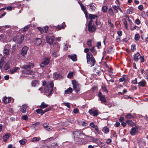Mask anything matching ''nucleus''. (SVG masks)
<instances>
[{"mask_svg":"<svg viewBox=\"0 0 148 148\" xmlns=\"http://www.w3.org/2000/svg\"><path fill=\"white\" fill-rule=\"evenodd\" d=\"M42 85L45 86L44 91L46 93L49 92L48 96H50L52 94V92L53 91V83L52 81L46 82L44 81L42 82Z\"/></svg>","mask_w":148,"mask_h":148,"instance_id":"nucleus-1","label":"nucleus"},{"mask_svg":"<svg viewBox=\"0 0 148 148\" xmlns=\"http://www.w3.org/2000/svg\"><path fill=\"white\" fill-rule=\"evenodd\" d=\"M19 143L22 145H24L26 143L27 140L25 139H22L19 141Z\"/></svg>","mask_w":148,"mask_h":148,"instance_id":"nucleus-38","label":"nucleus"},{"mask_svg":"<svg viewBox=\"0 0 148 148\" xmlns=\"http://www.w3.org/2000/svg\"><path fill=\"white\" fill-rule=\"evenodd\" d=\"M73 75V73L72 72H69L68 75V77L69 78L71 77Z\"/></svg>","mask_w":148,"mask_h":148,"instance_id":"nucleus-55","label":"nucleus"},{"mask_svg":"<svg viewBox=\"0 0 148 148\" xmlns=\"http://www.w3.org/2000/svg\"><path fill=\"white\" fill-rule=\"evenodd\" d=\"M41 43V40L39 38H37L36 39L35 42V45L38 46L40 45Z\"/></svg>","mask_w":148,"mask_h":148,"instance_id":"nucleus-24","label":"nucleus"},{"mask_svg":"<svg viewBox=\"0 0 148 148\" xmlns=\"http://www.w3.org/2000/svg\"><path fill=\"white\" fill-rule=\"evenodd\" d=\"M10 68V65L8 64H6L3 67V68L5 70H7Z\"/></svg>","mask_w":148,"mask_h":148,"instance_id":"nucleus-46","label":"nucleus"},{"mask_svg":"<svg viewBox=\"0 0 148 148\" xmlns=\"http://www.w3.org/2000/svg\"><path fill=\"white\" fill-rule=\"evenodd\" d=\"M131 30H134L135 29L138 30L139 29V27L136 25L134 26L133 27H132L130 28Z\"/></svg>","mask_w":148,"mask_h":148,"instance_id":"nucleus-47","label":"nucleus"},{"mask_svg":"<svg viewBox=\"0 0 148 148\" xmlns=\"http://www.w3.org/2000/svg\"><path fill=\"white\" fill-rule=\"evenodd\" d=\"M28 50V47L26 46H24L23 47L21 51V54L23 56H25V55L27 54V51Z\"/></svg>","mask_w":148,"mask_h":148,"instance_id":"nucleus-8","label":"nucleus"},{"mask_svg":"<svg viewBox=\"0 0 148 148\" xmlns=\"http://www.w3.org/2000/svg\"><path fill=\"white\" fill-rule=\"evenodd\" d=\"M87 6L92 11H94L95 10L96 8L93 4H90L87 5Z\"/></svg>","mask_w":148,"mask_h":148,"instance_id":"nucleus-28","label":"nucleus"},{"mask_svg":"<svg viewBox=\"0 0 148 148\" xmlns=\"http://www.w3.org/2000/svg\"><path fill=\"white\" fill-rule=\"evenodd\" d=\"M49 62V58H46L40 64V66L41 67H44L45 66L47 65L48 64Z\"/></svg>","mask_w":148,"mask_h":148,"instance_id":"nucleus-10","label":"nucleus"},{"mask_svg":"<svg viewBox=\"0 0 148 148\" xmlns=\"http://www.w3.org/2000/svg\"><path fill=\"white\" fill-rule=\"evenodd\" d=\"M132 83L134 84H137V79L135 78L132 81Z\"/></svg>","mask_w":148,"mask_h":148,"instance_id":"nucleus-53","label":"nucleus"},{"mask_svg":"<svg viewBox=\"0 0 148 148\" xmlns=\"http://www.w3.org/2000/svg\"><path fill=\"white\" fill-rule=\"evenodd\" d=\"M47 131H49L52 130V127L48 125L47 127L44 128Z\"/></svg>","mask_w":148,"mask_h":148,"instance_id":"nucleus-48","label":"nucleus"},{"mask_svg":"<svg viewBox=\"0 0 148 148\" xmlns=\"http://www.w3.org/2000/svg\"><path fill=\"white\" fill-rule=\"evenodd\" d=\"M112 8L114 9L115 11V12L118 13V12L119 9V6L116 5H112Z\"/></svg>","mask_w":148,"mask_h":148,"instance_id":"nucleus-39","label":"nucleus"},{"mask_svg":"<svg viewBox=\"0 0 148 148\" xmlns=\"http://www.w3.org/2000/svg\"><path fill=\"white\" fill-rule=\"evenodd\" d=\"M108 23L110 25L111 27H114L113 24L111 23V20L110 19L108 20Z\"/></svg>","mask_w":148,"mask_h":148,"instance_id":"nucleus-59","label":"nucleus"},{"mask_svg":"<svg viewBox=\"0 0 148 148\" xmlns=\"http://www.w3.org/2000/svg\"><path fill=\"white\" fill-rule=\"evenodd\" d=\"M11 98H7L5 97H4L3 99V101L5 104H7L9 102H10Z\"/></svg>","mask_w":148,"mask_h":148,"instance_id":"nucleus-18","label":"nucleus"},{"mask_svg":"<svg viewBox=\"0 0 148 148\" xmlns=\"http://www.w3.org/2000/svg\"><path fill=\"white\" fill-rule=\"evenodd\" d=\"M63 104L65 106H66L68 108H70V103H63Z\"/></svg>","mask_w":148,"mask_h":148,"instance_id":"nucleus-54","label":"nucleus"},{"mask_svg":"<svg viewBox=\"0 0 148 148\" xmlns=\"http://www.w3.org/2000/svg\"><path fill=\"white\" fill-rule=\"evenodd\" d=\"M27 107V105L25 104L23 105L20 108L21 111L23 113H25Z\"/></svg>","mask_w":148,"mask_h":148,"instance_id":"nucleus-15","label":"nucleus"},{"mask_svg":"<svg viewBox=\"0 0 148 148\" xmlns=\"http://www.w3.org/2000/svg\"><path fill=\"white\" fill-rule=\"evenodd\" d=\"M49 106V105L43 102L41 103L40 105L39 106V108H40L44 109L47 108Z\"/></svg>","mask_w":148,"mask_h":148,"instance_id":"nucleus-20","label":"nucleus"},{"mask_svg":"<svg viewBox=\"0 0 148 148\" xmlns=\"http://www.w3.org/2000/svg\"><path fill=\"white\" fill-rule=\"evenodd\" d=\"M105 140H106V143L108 144L112 142V140L110 138H108Z\"/></svg>","mask_w":148,"mask_h":148,"instance_id":"nucleus-60","label":"nucleus"},{"mask_svg":"<svg viewBox=\"0 0 148 148\" xmlns=\"http://www.w3.org/2000/svg\"><path fill=\"white\" fill-rule=\"evenodd\" d=\"M20 68L18 67H15L10 69V71L11 74H13L16 72L18 70H19Z\"/></svg>","mask_w":148,"mask_h":148,"instance_id":"nucleus-16","label":"nucleus"},{"mask_svg":"<svg viewBox=\"0 0 148 148\" xmlns=\"http://www.w3.org/2000/svg\"><path fill=\"white\" fill-rule=\"evenodd\" d=\"M109 12L110 16H113L114 15V12L112 8H109Z\"/></svg>","mask_w":148,"mask_h":148,"instance_id":"nucleus-44","label":"nucleus"},{"mask_svg":"<svg viewBox=\"0 0 148 148\" xmlns=\"http://www.w3.org/2000/svg\"><path fill=\"white\" fill-rule=\"evenodd\" d=\"M24 39L23 36L21 35L20 37L18 40H17V42L19 44L21 43Z\"/></svg>","mask_w":148,"mask_h":148,"instance_id":"nucleus-34","label":"nucleus"},{"mask_svg":"<svg viewBox=\"0 0 148 148\" xmlns=\"http://www.w3.org/2000/svg\"><path fill=\"white\" fill-rule=\"evenodd\" d=\"M102 130L105 134L108 133L109 131V128L106 126L104 127L102 129Z\"/></svg>","mask_w":148,"mask_h":148,"instance_id":"nucleus-33","label":"nucleus"},{"mask_svg":"<svg viewBox=\"0 0 148 148\" xmlns=\"http://www.w3.org/2000/svg\"><path fill=\"white\" fill-rule=\"evenodd\" d=\"M98 97L102 102H105L106 101L105 96L102 95L101 92H99Z\"/></svg>","mask_w":148,"mask_h":148,"instance_id":"nucleus-12","label":"nucleus"},{"mask_svg":"<svg viewBox=\"0 0 148 148\" xmlns=\"http://www.w3.org/2000/svg\"><path fill=\"white\" fill-rule=\"evenodd\" d=\"M41 108L39 109L36 110V112L37 113L40 114L42 113V114H44L45 113L51 110V107H49L45 110H43Z\"/></svg>","mask_w":148,"mask_h":148,"instance_id":"nucleus-7","label":"nucleus"},{"mask_svg":"<svg viewBox=\"0 0 148 148\" xmlns=\"http://www.w3.org/2000/svg\"><path fill=\"white\" fill-rule=\"evenodd\" d=\"M126 123L129 125L131 126H133L135 124V123L131 120H128L127 121Z\"/></svg>","mask_w":148,"mask_h":148,"instance_id":"nucleus-35","label":"nucleus"},{"mask_svg":"<svg viewBox=\"0 0 148 148\" xmlns=\"http://www.w3.org/2000/svg\"><path fill=\"white\" fill-rule=\"evenodd\" d=\"M89 112L91 114H92L95 116H97L98 115V112L96 110L92 111V110H90L89 111Z\"/></svg>","mask_w":148,"mask_h":148,"instance_id":"nucleus-19","label":"nucleus"},{"mask_svg":"<svg viewBox=\"0 0 148 148\" xmlns=\"http://www.w3.org/2000/svg\"><path fill=\"white\" fill-rule=\"evenodd\" d=\"M108 7L106 6H103L102 7V10L104 13H106Z\"/></svg>","mask_w":148,"mask_h":148,"instance_id":"nucleus-43","label":"nucleus"},{"mask_svg":"<svg viewBox=\"0 0 148 148\" xmlns=\"http://www.w3.org/2000/svg\"><path fill=\"white\" fill-rule=\"evenodd\" d=\"M87 63L90 67L94 66L96 63V60L91 53L89 52L86 54Z\"/></svg>","mask_w":148,"mask_h":148,"instance_id":"nucleus-2","label":"nucleus"},{"mask_svg":"<svg viewBox=\"0 0 148 148\" xmlns=\"http://www.w3.org/2000/svg\"><path fill=\"white\" fill-rule=\"evenodd\" d=\"M79 112V110L77 108L74 109L73 110V112L74 113H77Z\"/></svg>","mask_w":148,"mask_h":148,"instance_id":"nucleus-64","label":"nucleus"},{"mask_svg":"<svg viewBox=\"0 0 148 148\" xmlns=\"http://www.w3.org/2000/svg\"><path fill=\"white\" fill-rule=\"evenodd\" d=\"M9 50L4 49L3 50V53L5 56H7L9 54Z\"/></svg>","mask_w":148,"mask_h":148,"instance_id":"nucleus-40","label":"nucleus"},{"mask_svg":"<svg viewBox=\"0 0 148 148\" xmlns=\"http://www.w3.org/2000/svg\"><path fill=\"white\" fill-rule=\"evenodd\" d=\"M55 51L51 54V56L53 57L56 58L59 56V54L57 53V52Z\"/></svg>","mask_w":148,"mask_h":148,"instance_id":"nucleus-41","label":"nucleus"},{"mask_svg":"<svg viewBox=\"0 0 148 148\" xmlns=\"http://www.w3.org/2000/svg\"><path fill=\"white\" fill-rule=\"evenodd\" d=\"M127 13L128 14H130L132 13V9L131 8L128 9L127 11Z\"/></svg>","mask_w":148,"mask_h":148,"instance_id":"nucleus-61","label":"nucleus"},{"mask_svg":"<svg viewBox=\"0 0 148 148\" xmlns=\"http://www.w3.org/2000/svg\"><path fill=\"white\" fill-rule=\"evenodd\" d=\"M135 23L137 25H139L140 23V21L138 19H136L135 21Z\"/></svg>","mask_w":148,"mask_h":148,"instance_id":"nucleus-58","label":"nucleus"},{"mask_svg":"<svg viewBox=\"0 0 148 148\" xmlns=\"http://www.w3.org/2000/svg\"><path fill=\"white\" fill-rule=\"evenodd\" d=\"M139 146L141 148H143L145 145V141H140L138 143Z\"/></svg>","mask_w":148,"mask_h":148,"instance_id":"nucleus-25","label":"nucleus"},{"mask_svg":"<svg viewBox=\"0 0 148 148\" xmlns=\"http://www.w3.org/2000/svg\"><path fill=\"white\" fill-rule=\"evenodd\" d=\"M22 118L23 120H28V117L27 115H23L22 116Z\"/></svg>","mask_w":148,"mask_h":148,"instance_id":"nucleus-63","label":"nucleus"},{"mask_svg":"<svg viewBox=\"0 0 148 148\" xmlns=\"http://www.w3.org/2000/svg\"><path fill=\"white\" fill-rule=\"evenodd\" d=\"M68 56L69 58H71L73 61H75L77 60L76 55H69Z\"/></svg>","mask_w":148,"mask_h":148,"instance_id":"nucleus-23","label":"nucleus"},{"mask_svg":"<svg viewBox=\"0 0 148 148\" xmlns=\"http://www.w3.org/2000/svg\"><path fill=\"white\" fill-rule=\"evenodd\" d=\"M136 46L135 45H132L131 46V50L132 51H134L136 50Z\"/></svg>","mask_w":148,"mask_h":148,"instance_id":"nucleus-49","label":"nucleus"},{"mask_svg":"<svg viewBox=\"0 0 148 148\" xmlns=\"http://www.w3.org/2000/svg\"><path fill=\"white\" fill-rule=\"evenodd\" d=\"M90 140L91 142L95 143L97 144H98L99 143V140L96 138L92 137Z\"/></svg>","mask_w":148,"mask_h":148,"instance_id":"nucleus-29","label":"nucleus"},{"mask_svg":"<svg viewBox=\"0 0 148 148\" xmlns=\"http://www.w3.org/2000/svg\"><path fill=\"white\" fill-rule=\"evenodd\" d=\"M53 45L55 51H58L59 50L60 47L58 45V43L57 42L54 43Z\"/></svg>","mask_w":148,"mask_h":148,"instance_id":"nucleus-21","label":"nucleus"},{"mask_svg":"<svg viewBox=\"0 0 148 148\" xmlns=\"http://www.w3.org/2000/svg\"><path fill=\"white\" fill-rule=\"evenodd\" d=\"M73 89L75 90L76 92H78L79 90V88L78 84L76 83L75 82H74L72 83Z\"/></svg>","mask_w":148,"mask_h":148,"instance_id":"nucleus-13","label":"nucleus"},{"mask_svg":"<svg viewBox=\"0 0 148 148\" xmlns=\"http://www.w3.org/2000/svg\"><path fill=\"white\" fill-rule=\"evenodd\" d=\"M140 36L139 34H136L134 36V39L136 41L140 39Z\"/></svg>","mask_w":148,"mask_h":148,"instance_id":"nucleus-45","label":"nucleus"},{"mask_svg":"<svg viewBox=\"0 0 148 148\" xmlns=\"http://www.w3.org/2000/svg\"><path fill=\"white\" fill-rule=\"evenodd\" d=\"M5 59V58L4 57H2L0 61V63L3 64L4 63V60Z\"/></svg>","mask_w":148,"mask_h":148,"instance_id":"nucleus-57","label":"nucleus"},{"mask_svg":"<svg viewBox=\"0 0 148 148\" xmlns=\"http://www.w3.org/2000/svg\"><path fill=\"white\" fill-rule=\"evenodd\" d=\"M138 133V129L136 127H133L132 128L130 134L131 135L134 136Z\"/></svg>","mask_w":148,"mask_h":148,"instance_id":"nucleus-9","label":"nucleus"},{"mask_svg":"<svg viewBox=\"0 0 148 148\" xmlns=\"http://www.w3.org/2000/svg\"><path fill=\"white\" fill-rule=\"evenodd\" d=\"M102 88L103 91L106 93H107L108 92V91L105 86H102Z\"/></svg>","mask_w":148,"mask_h":148,"instance_id":"nucleus-52","label":"nucleus"},{"mask_svg":"<svg viewBox=\"0 0 148 148\" xmlns=\"http://www.w3.org/2000/svg\"><path fill=\"white\" fill-rule=\"evenodd\" d=\"M47 42L50 45L53 43L54 41V37L52 36H47L46 37Z\"/></svg>","mask_w":148,"mask_h":148,"instance_id":"nucleus-11","label":"nucleus"},{"mask_svg":"<svg viewBox=\"0 0 148 148\" xmlns=\"http://www.w3.org/2000/svg\"><path fill=\"white\" fill-rule=\"evenodd\" d=\"M34 64L32 63H29L27 65H24L23 66H21V68L24 69L23 71V73L27 74H32L33 73V71H31L30 69L31 67H33Z\"/></svg>","mask_w":148,"mask_h":148,"instance_id":"nucleus-3","label":"nucleus"},{"mask_svg":"<svg viewBox=\"0 0 148 148\" xmlns=\"http://www.w3.org/2000/svg\"><path fill=\"white\" fill-rule=\"evenodd\" d=\"M39 85L38 82L37 80H34L32 81V86L33 87H35Z\"/></svg>","mask_w":148,"mask_h":148,"instance_id":"nucleus-30","label":"nucleus"},{"mask_svg":"<svg viewBox=\"0 0 148 148\" xmlns=\"http://www.w3.org/2000/svg\"><path fill=\"white\" fill-rule=\"evenodd\" d=\"M126 117L129 119H131L132 118H134V116L131 114L130 113L127 114L126 115Z\"/></svg>","mask_w":148,"mask_h":148,"instance_id":"nucleus-42","label":"nucleus"},{"mask_svg":"<svg viewBox=\"0 0 148 148\" xmlns=\"http://www.w3.org/2000/svg\"><path fill=\"white\" fill-rule=\"evenodd\" d=\"M72 88L70 87L65 90V94H70L72 92Z\"/></svg>","mask_w":148,"mask_h":148,"instance_id":"nucleus-36","label":"nucleus"},{"mask_svg":"<svg viewBox=\"0 0 148 148\" xmlns=\"http://www.w3.org/2000/svg\"><path fill=\"white\" fill-rule=\"evenodd\" d=\"M10 45H6L4 49H7L10 50Z\"/></svg>","mask_w":148,"mask_h":148,"instance_id":"nucleus-56","label":"nucleus"},{"mask_svg":"<svg viewBox=\"0 0 148 148\" xmlns=\"http://www.w3.org/2000/svg\"><path fill=\"white\" fill-rule=\"evenodd\" d=\"M146 82L144 79H143L138 83L139 86H140L144 87L146 86Z\"/></svg>","mask_w":148,"mask_h":148,"instance_id":"nucleus-17","label":"nucleus"},{"mask_svg":"<svg viewBox=\"0 0 148 148\" xmlns=\"http://www.w3.org/2000/svg\"><path fill=\"white\" fill-rule=\"evenodd\" d=\"M92 21H90L88 24V29L90 32H94L96 29L95 26L92 25Z\"/></svg>","mask_w":148,"mask_h":148,"instance_id":"nucleus-6","label":"nucleus"},{"mask_svg":"<svg viewBox=\"0 0 148 148\" xmlns=\"http://www.w3.org/2000/svg\"><path fill=\"white\" fill-rule=\"evenodd\" d=\"M98 17V16L96 14H90L89 15V18L91 20L90 21H92L91 20L92 19H95L96 18Z\"/></svg>","mask_w":148,"mask_h":148,"instance_id":"nucleus-26","label":"nucleus"},{"mask_svg":"<svg viewBox=\"0 0 148 148\" xmlns=\"http://www.w3.org/2000/svg\"><path fill=\"white\" fill-rule=\"evenodd\" d=\"M96 24L97 26H99V28H101V27L102 24L99 21H97L96 20Z\"/></svg>","mask_w":148,"mask_h":148,"instance_id":"nucleus-50","label":"nucleus"},{"mask_svg":"<svg viewBox=\"0 0 148 148\" xmlns=\"http://www.w3.org/2000/svg\"><path fill=\"white\" fill-rule=\"evenodd\" d=\"M95 47L93 46L92 48L90 49V50L93 54V55H95L97 53V51L95 49Z\"/></svg>","mask_w":148,"mask_h":148,"instance_id":"nucleus-31","label":"nucleus"},{"mask_svg":"<svg viewBox=\"0 0 148 148\" xmlns=\"http://www.w3.org/2000/svg\"><path fill=\"white\" fill-rule=\"evenodd\" d=\"M122 21L123 22V23L126 29L128 30V27L126 19L125 18H123L122 19Z\"/></svg>","mask_w":148,"mask_h":148,"instance_id":"nucleus-27","label":"nucleus"},{"mask_svg":"<svg viewBox=\"0 0 148 148\" xmlns=\"http://www.w3.org/2000/svg\"><path fill=\"white\" fill-rule=\"evenodd\" d=\"M80 5L81 8V9L84 11L85 15L86 17L87 18L88 14L87 10H86V7L82 3H80Z\"/></svg>","mask_w":148,"mask_h":148,"instance_id":"nucleus-14","label":"nucleus"},{"mask_svg":"<svg viewBox=\"0 0 148 148\" xmlns=\"http://www.w3.org/2000/svg\"><path fill=\"white\" fill-rule=\"evenodd\" d=\"M38 30L40 31V32L41 34H42L44 32V30L43 29L40 27H38L37 28Z\"/></svg>","mask_w":148,"mask_h":148,"instance_id":"nucleus-62","label":"nucleus"},{"mask_svg":"<svg viewBox=\"0 0 148 148\" xmlns=\"http://www.w3.org/2000/svg\"><path fill=\"white\" fill-rule=\"evenodd\" d=\"M87 44L88 47H91L92 46L91 40H88L87 42Z\"/></svg>","mask_w":148,"mask_h":148,"instance_id":"nucleus-51","label":"nucleus"},{"mask_svg":"<svg viewBox=\"0 0 148 148\" xmlns=\"http://www.w3.org/2000/svg\"><path fill=\"white\" fill-rule=\"evenodd\" d=\"M10 136L9 134H6L3 136V139L4 141L6 142L7 140L9 138Z\"/></svg>","mask_w":148,"mask_h":148,"instance_id":"nucleus-32","label":"nucleus"},{"mask_svg":"<svg viewBox=\"0 0 148 148\" xmlns=\"http://www.w3.org/2000/svg\"><path fill=\"white\" fill-rule=\"evenodd\" d=\"M74 136V140L76 142H78L79 140V136H80L81 132L79 131H76L74 132L73 133Z\"/></svg>","mask_w":148,"mask_h":148,"instance_id":"nucleus-5","label":"nucleus"},{"mask_svg":"<svg viewBox=\"0 0 148 148\" xmlns=\"http://www.w3.org/2000/svg\"><path fill=\"white\" fill-rule=\"evenodd\" d=\"M40 139V138L39 137H34L31 140V141L35 143L36 141L39 140Z\"/></svg>","mask_w":148,"mask_h":148,"instance_id":"nucleus-37","label":"nucleus"},{"mask_svg":"<svg viewBox=\"0 0 148 148\" xmlns=\"http://www.w3.org/2000/svg\"><path fill=\"white\" fill-rule=\"evenodd\" d=\"M133 60L136 62L140 60V62L141 63L144 62L145 60L144 57L143 56H141L139 52H137L134 54Z\"/></svg>","mask_w":148,"mask_h":148,"instance_id":"nucleus-4","label":"nucleus"},{"mask_svg":"<svg viewBox=\"0 0 148 148\" xmlns=\"http://www.w3.org/2000/svg\"><path fill=\"white\" fill-rule=\"evenodd\" d=\"M66 27V25L65 24L64 22H63L62 24L61 25H58L57 26L56 28L58 30H60L61 29H63Z\"/></svg>","mask_w":148,"mask_h":148,"instance_id":"nucleus-22","label":"nucleus"}]
</instances>
